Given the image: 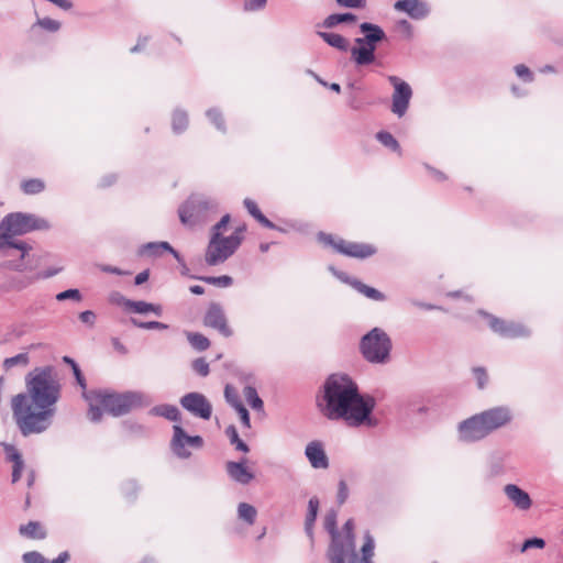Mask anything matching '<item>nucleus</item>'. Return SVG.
<instances>
[{
    "label": "nucleus",
    "instance_id": "obj_1",
    "mask_svg": "<svg viewBox=\"0 0 563 563\" xmlns=\"http://www.w3.org/2000/svg\"><path fill=\"white\" fill-rule=\"evenodd\" d=\"M59 396L60 386L51 367L35 369L26 376V391L15 395L11 401L22 435L42 433L51 426Z\"/></svg>",
    "mask_w": 563,
    "mask_h": 563
},
{
    "label": "nucleus",
    "instance_id": "obj_2",
    "mask_svg": "<svg viewBox=\"0 0 563 563\" xmlns=\"http://www.w3.org/2000/svg\"><path fill=\"white\" fill-rule=\"evenodd\" d=\"M317 406L328 419H342L351 427L377 424V420L372 417L375 398L361 394L357 384L346 374L328 376L317 397Z\"/></svg>",
    "mask_w": 563,
    "mask_h": 563
},
{
    "label": "nucleus",
    "instance_id": "obj_3",
    "mask_svg": "<svg viewBox=\"0 0 563 563\" xmlns=\"http://www.w3.org/2000/svg\"><path fill=\"white\" fill-rule=\"evenodd\" d=\"M230 222V216L225 214L213 227L212 236L206 250L205 260L210 266L227 261L241 245L245 227H239L230 236H222V230Z\"/></svg>",
    "mask_w": 563,
    "mask_h": 563
},
{
    "label": "nucleus",
    "instance_id": "obj_4",
    "mask_svg": "<svg viewBox=\"0 0 563 563\" xmlns=\"http://www.w3.org/2000/svg\"><path fill=\"white\" fill-rule=\"evenodd\" d=\"M98 391L100 396V406H102L107 412L114 417L124 416L133 409L146 407L152 402L151 398L141 391Z\"/></svg>",
    "mask_w": 563,
    "mask_h": 563
},
{
    "label": "nucleus",
    "instance_id": "obj_5",
    "mask_svg": "<svg viewBox=\"0 0 563 563\" xmlns=\"http://www.w3.org/2000/svg\"><path fill=\"white\" fill-rule=\"evenodd\" d=\"M319 240L324 245L331 246L335 252L349 257L364 260L377 252L373 244L347 241L332 234L321 233Z\"/></svg>",
    "mask_w": 563,
    "mask_h": 563
},
{
    "label": "nucleus",
    "instance_id": "obj_6",
    "mask_svg": "<svg viewBox=\"0 0 563 563\" xmlns=\"http://www.w3.org/2000/svg\"><path fill=\"white\" fill-rule=\"evenodd\" d=\"M48 227L47 221L44 219L24 213H11L0 223V231L7 232V234L13 238L34 230L48 229Z\"/></svg>",
    "mask_w": 563,
    "mask_h": 563
},
{
    "label": "nucleus",
    "instance_id": "obj_7",
    "mask_svg": "<svg viewBox=\"0 0 563 563\" xmlns=\"http://www.w3.org/2000/svg\"><path fill=\"white\" fill-rule=\"evenodd\" d=\"M388 81L394 87L391 112L401 118L408 110L412 98V89L408 82L397 76H388Z\"/></svg>",
    "mask_w": 563,
    "mask_h": 563
},
{
    "label": "nucleus",
    "instance_id": "obj_8",
    "mask_svg": "<svg viewBox=\"0 0 563 563\" xmlns=\"http://www.w3.org/2000/svg\"><path fill=\"white\" fill-rule=\"evenodd\" d=\"M336 518L338 514L335 510H330L327 512L324 517V529L331 536V542L327 551V558L330 563H342L339 559V552L342 551V548L351 550V543L349 541H344L341 543L340 532L336 528Z\"/></svg>",
    "mask_w": 563,
    "mask_h": 563
},
{
    "label": "nucleus",
    "instance_id": "obj_9",
    "mask_svg": "<svg viewBox=\"0 0 563 563\" xmlns=\"http://www.w3.org/2000/svg\"><path fill=\"white\" fill-rule=\"evenodd\" d=\"M173 431L174 434L170 441V448L176 456L180 459H188L191 453L186 449V446H191L195 449L202 448L203 439L200 435H188L178 424L173 427Z\"/></svg>",
    "mask_w": 563,
    "mask_h": 563
},
{
    "label": "nucleus",
    "instance_id": "obj_10",
    "mask_svg": "<svg viewBox=\"0 0 563 563\" xmlns=\"http://www.w3.org/2000/svg\"><path fill=\"white\" fill-rule=\"evenodd\" d=\"M180 405L195 417L209 420L212 415V406L205 395L200 393H188L180 398Z\"/></svg>",
    "mask_w": 563,
    "mask_h": 563
},
{
    "label": "nucleus",
    "instance_id": "obj_11",
    "mask_svg": "<svg viewBox=\"0 0 563 563\" xmlns=\"http://www.w3.org/2000/svg\"><path fill=\"white\" fill-rule=\"evenodd\" d=\"M457 431L464 442L479 441L489 434L479 413L460 422Z\"/></svg>",
    "mask_w": 563,
    "mask_h": 563
},
{
    "label": "nucleus",
    "instance_id": "obj_12",
    "mask_svg": "<svg viewBox=\"0 0 563 563\" xmlns=\"http://www.w3.org/2000/svg\"><path fill=\"white\" fill-rule=\"evenodd\" d=\"M487 323L495 333L503 338L515 339L526 336L529 334L528 328L520 322L507 321L487 314Z\"/></svg>",
    "mask_w": 563,
    "mask_h": 563
},
{
    "label": "nucleus",
    "instance_id": "obj_13",
    "mask_svg": "<svg viewBox=\"0 0 563 563\" xmlns=\"http://www.w3.org/2000/svg\"><path fill=\"white\" fill-rule=\"evenodd\" d=\"M391 347L389 336L379 328H374L361 341V352H390Z\"/></svg>",
    "mask_w": 563,
    "mask_h": 563
},
{
    "label": "nucleus",
    "instance_id": "obj_14",
    "mask_svg": "<svg viewBox=\"0 0 563 563\" xmlns=\"http://www.w3.org/2000/svg\"><path fill=\"white\" fill-rule=\"evenodd\" d=\"M488 433L507 426L512 420V413L508 407L490 408L479 413Z\"/></svg>",
    "mask_w": 563,
    "mask_h": 563
},
{
    "label": "nucleus",
    "instance_id": "obj_15",
    "mask_svg": "<svg viewBox=\"0 0 563 563\" xmlns=\"http://www.w3.org/2000/svg\"><path fill=\"white\" fill-rule=\"evenodd\" d=\"M208 206L206 201H202L196 197H190L179 208V219L185 225H195L199 222L201 214L207 210Z\"/></svg>",
    "mask_w": 563,
    "mask_h": 563
},
{
    "label": "nucleus",
    "instance_id": "obj_16",
    "mask_svg": "<svg viewBox=\"0 0 563 563\" xmlns=\"http://www.w3.org/2000/svg\"><path fill=\"white\" fill-rule=\"evenodd\" d=\"M341 543L349 541L351 543V550L342 548L339 552V559L342 563H358V555L355 550V536H354V521L349 519L340 532Z\"/></svg>",
    "mask_w": 563,
    "mask_h": 563
},
{
    "label": "nucleus",
    "instance_id": "obj_17",
    "mask_svg": "<svg viewBox=\"0 0 563 563\" xmlns=\"http://www.w3.org/2000/svg\"><path fill=\"white\" fill-rule=\"evenodd\" d=\"M203 322L207 327L217 329L225 336L231 334L227 318L222 308L218 303H211L206 312Z\"/></svg>",
    "mask_w": 563,
    "mask_h": 563
},
{
    "label": "nucleus",
    "instance_id": "obj_18",
    "mask_svg": "<svg viewBox=\"0 0 563 563\" xmlns=\"http://www.w3.org/2000/svg\"><path fill=\"white\" fill-rule=\"evenodd\" d=\"M305 455L313 468L325 470L329 467V459L322 442L317 440L309 442L306 445Z\"/></svg>",
    "mask_w": 563,
    "mask_h": 563
},
{
    "label": "nucleus",
    "instance_id": "obj_19",
    "mask_svg": "<svg viewBox=\"0 0 563 563\" xmlns=\"http://www.w3.org/2000/svg\"><path fill=\"white\" fill-rule=\"evenodd\" d=\"M504 493L520 510H528L532 505L529 494L515 484H507L504 487Z\"/></svg>",
    "mask_w": 563,
    "mask_h": 563
},
{
    "label": "nucleus",
    "instance_id": "obj_20",
    "mask_svg": "<svg viewBox=\"0 0 563 563\" xmlns=\"http://www.w3.org/2000/svg\"><path fill=\"white\" fill-rule=\"evenodd\" d=\"M225 468L229 476L239 484L246 485L254 478V474L245 466V460L241 462L229 461Z\"/></svg>",
    "mask_w": 563,
    "mask_h": 563
},
{
    "label": "nucleus",
    "instance_id": "obj_21",
    "mask_svg": "<svg viewBox=\"0 0 563 563\" xmlns=\"http://www.w3.org/2000/svg\"><path fill=\"white\" fill-rule=\"evenodd\" d=\"M395 9L408 13L413 19H422L428 13L426 4L420 0H398Z\"/></svg>",
    "mask_w": 563,
    "mask_h": 563
},
{
    "label": "nucleus",
    "instance_id": "obj_22",
    "mask_svg": "<svg viewBox=\"0 0 563 563\" xmlns=\"http://www.w3.org/2000/svg\"><path fill=\"white\" fill-rule=\"evenodd\" d=\"M82 398L88 402V418L92 422H99L102 418V410L100 408V396L98 390H89L82 393Z\"/></svg>",
    "mask_w": 563,
    "mask_h": 563
},
{
    "label": "nucleus",
    "instance_id": "obj_23",
    "mask_svg": "<svg viewBox=\"0 0 563 563\" xmlns=\"http://www.w3.org/2000/svg\"><path fill=\"white\" fill-rule=\"evenodd\" d=\"M360 29L361 32L364 34V37L356 38V43L369 42L377 44L378 42L385 38L384 31L376 24L364 22L360 25Z\"/></svg>",
    "mask_w": 563,
    "mask_h": 563
},
{
    "label": "nucleus",
    "instance_id": "obj_24",
    "mask_svg": "<svg viewBox=\"0 0 563 563\" xmlns=\"http://www.w3.org/2000/svg\"><path fill=\"white\" fill-rule=\"evenodd\" d=\"M70 555L67 551L60 552L53 561H47L44 555L37 551L25 552L22 555L23 563H67Z\"/></svg>",
    "mask_w": 563,
    "mask_h": 563
},
{
    "label": "nucleus",
    "instance_id": "obj_25",
    "mask_svg": "<svg viewBox=\"0 0 563 563\" xmlns=\"http://www.w3.org/2000/svg\"><path fill=\"white\" fill-rule=\"evenodd\" d=\"M338 276L342 280L347 282L353 288H355L358 292L363 294L364 296H366L369 299H373L376 301H382L385 299L384 294H382L380 291H378L377 289H375L371 286L363 284L360 280H356V279L349 280L346 277H343L342 275H338Z\"/></svg>",
    "mask_w": 563,
    "mask_h": 563
},
{
    "label": "nucleus",
    "instance_id": "obj_26",
    "mask_svg": "<svg viewBox=\"0 0 563 563\" xmlns=\"http://www.w3.org/2000/svg\"><path fill=\"white\" fill-rule=\"evenodd\" d=\"M148 413L151 416H155V417H163L169 421L177 422L180 420L179 409L174 405L164 404V405L154 406L148 411Z\"/></svg>",
    "mask_w": 563,
    "mask_h": 563
},
{
    "label": "nucleus",
    "instance_id": "obj_27",
    "mask_svg": "<svg viewBox=\"0 0 563 563\" xmlns=\"http://www.w3.org/2000/svg\"><path fill=\"white\" fill-rule=\"evenodd\" d=\"M125 308L135 313L153 312L155 316H162L163 309L159 305H154L145 301L126 300Z\"/></svg>",
    "mask_w": 563,
    "mask_h": 563
},
{
    "label": "nucleus",
    "instance_id": "obj_28",
    "mask_svg": "<svg viewBox=\"0 0 563 563\" xmlns=\"http://www.w3.org/2000/svg\"><path fill=\"white\" fill-rule=\"evenodd\" d=\"M19 532L29 539L42 540L46 537V531L38 521H29L26 525H21Z\"/></svg>",
    "mask_w": 563,
    "mask_h": 563
},
{
    "label": "nucleus",
    "instance_id": "obj_29",
    "mask_svg": "<svg viewBox=\"0 0 563 563\" xmlns=\"http://www.w3.org/2000/svg\"><path fill=\"white\" fill-rule=\"evenodd\" d=\"M375 49L376 46H368V49H364L361 46L353 47L351 53L354 62L357 65H367L374 62L375 59Z\"/></svg>",
    "mask_w": 563,
    "mask_h": 563
},
{
    "label": "nucleus",
    "instance_id": "obj_30",
    "mask_svg": "<svg viewBox=\"0 0 563 563\" xmlns=\"http://www.w3.org/2000/svg\"><path fill=\"white\" fill-rule=\"evenodd\" d=\"M8 249H16L20 250L21 258H23L29 251V247L23 242H14L12 238L7 234V232L0 231V252H4Z\"/></svg>",
    "mask_w": 563,
    "mask_h": 563
},
{
    "label": "nucleus",
    "instance_id": "obj_31",
    "mask_svg": "<svg viewBox=\"0 0 563 563\" xmlns=\"http://www.w3.org/2000/svg\"><path fill=\"white\" fill-rule=\"evenodd\" d=\"M244 206L249 213L253 218H255L262 225L269 229L274 228V224L261 212L257 203L254 200L246 198L244 200Z\"/></svg>",
    "mask_w": 563,
    "mask_h": 563
},
{
    "label": "nucleus",
    "instance_id": "obj_32",
    "mask_svg": "<svg viewBox=\"0 0 563 563\" xmlns=\"http://www.w3.org/2000/svg\"><path fill=\"white\" fill-rule=\"evenodd\" d=\"M189 125L188 114L183 110H176L172 114V129L175 133L180 134Z\"/></svg>",
    "mask_w": 563,
    "mask_h": 563
},
{
    "label": "nucleus",
    "instance_id": "obj_33",
    "mask_svg": "<svg viewBox=\"0 0 563 563\" xmlns=\"http://www.w3.org/2000/svg\"><path fill=\"white\" fill-rule=\"evenodd\" d=\"M45 187V181L41 178L24 179L21 183V189L25 195L41 194Z\"/></svg>",
    "mask_w": 563,
    "mask_h": 563
},
{
    "label": "nucleus",
    "instance_id": "obj_34",
    "mask_svg": "<svg viewBox=\"0 0 563 563\" xmlns=\"http://www.w3.org/2000/svg\"><path fill=\"white\" fill-rule=\"evenodd\" d=\"M318 34L324 42L338 49L346 51L349 47L346 38L340 34L328 32H319Z\"/></svg>",
    "mask_w": 563,
    "mask_h": 563
},
{
    "label": "nucleus",
    "instance_id": "obj_35",
    "mask_svg": "<svg viewBox=\"0 0 563 563\" xmlns=\"http://www.w3.org/2000/svg\"><path fill=\"white\" fill-rule=\"evenodd\" d=\"M243 393H244V397H245L246 401L254 410H263L264 402L260 398L255 387L245 386Z\"/></svg>",
    "mask_w": 563,
    "mask_h": 563
},
{
    "label": "nucleus",
    "instance_id": "obj_36",
    "mask_svg": "<svg viewBox=\"0 0 563 563\" xmlns=\"http://www.w3.org/2000/svg\"><path fill=\"white\" fill-rule=\"evenodd\" d=\"M225 434L230 439L231 444L235 445V449L241 452H249V445L242 441L239 437L238 430L233 424H230L225 429Z\"/></svg>",
    "mask_w": 563,
    "mask_h": 563
},
{
    "label": "nucleus",
    "instance_id": "obj_37",
    "mask_svg": "<svg viewBox=\"0 0 563 563\" xmlns=\"http://www.w3.org/2000/svg\"><path fill=\"white\" fill-rule=\"evenodd\" d=\"M374 548H375L374 539L372 538V536L369 533H366L365 542L361 549L362 559L358 558V563H374L372 561V559L374 556Z\"/></svg>",
    "mask_w": 563,
    "mask_h": 563
},
{
    "label": "nucleus",
    "instance_id": "obj_38",
    "mask_svg": "<svg viewBox=\"0 0 563 563\" xmlns=\"http://www.w3.org/2000/svg\"><path fill=\"white\" fill-rule=\"evenodd\" d=\"M238 512H239V518L244 520L249 525L254 523V521L256 519V515H257L255 507L250 504H246V503H241L239 505Z\"/></svg>",
    "mask_w": 563,
    "mask_h": 563
},
{
    "label": "nucleus",
    "instance_id": "obj_39",
    "mask_svg": "<svg viewBox=\"0 0 563 563\" xmlns=\"http://www.w3.org/2000/svg\"><path fill=\"white\" fill-rule=\"evenodd\" d=\"M355 20L356 16L352 13L331 14L324 20L323 25L325 27H333L340 23L354 22Z\"/></svg>",
    "mask_w": 563,
    "mask_h": 563
},
{
    "label": "nucleus",
    "instance_id": "obj_40",
    "mask_svg": "<svg viewBox=\"0 0 563 563\" xmlns=\"http://www.w3.org/2000/svg\"><path fill=\"white\" fill-rule=\"evenodd\" d=\"M64 362L69 364L71 366V369H73V373H74V376L76 378V382L77 384L80 386V388L82 389V393L84 391H88L87 390V382H86V378L84 376V374L81 373V369L80 367L78 366V364L73 360L70 358L69 356H64Z\"/></svg>",
    "mask_w": 563,
    "mask_h": 563
},
{
    "label": "nucleus",
    "instance_id": "obj_41",
    "mask_svg": "<svg viewBox=\"0 0 563 563\" xmlns=\"http://www.w3.org/2000/svg\"><path fill=\"white\" fill-rule=\"evenodd\" d=\"M376 139L386 147L393 150L394 152H400V145L398 141L386 131H380L376 134Z\"/></svg>",
    "mask_w": 563,
    "mask_h": 563
},
{
    "label": "nucleus",
    "instance_id": "obj_42",
    "mask_svg": "<svg viewBox=\"0 0 563 563\" xmlns=\"http://www.w3.org/2000/svg\"><path fill=\"white\" fill-rule=\"evenodd\" d=\"M187 339L196 350L205 351L210 346L209 340L201 333H188Z\"/></svg>",
    "mask_w": 563,
    "mask_h": 563
},
{
    "label": "nucleus",
    "instance_id": "obj_43",
    "mask_svg": "<svg viewBox=\"0 0 563 563\" xmlns=\"http://www.w3.org/2000/svg\"><path fill=\"white\" fill-rule=\"evenodd\" d=\"M199 279L207 284L218 286V287H230L233 284L232 277H230L228 275H222V276H218V277L203 276V277H200Z\"/></svg>",
    "mask_w": 563,
    "mask_h": 563
},
{
    "label": "nucleus",
    "instance_id": "obj_44",
    "mask_svg": "<svg viewBox=\"0 0 563 563\" xmlns=\"http://www.w3.org/2000/svg\"><path fill=\"white\" fill-rule=\"evenodd\" d=\"M29 363L27 354H15L12 357L5 358L3 362V367L8 371L14 366H26Z\"/></svg>",
    "mask_w": 563,
    "mask_h": 563
},
{
    "label": "nucleus",
    "instance_id": "obj_45",
    "mask_svg": "<svg viewBox=\"0 0 563 563\" xmlns=\"http://www.w3.org/2000/svg\"><path fill=\"white\" fill-rule=\"evenodd\" d=\"M319 510V499L318 497L313 496L309 499L308 503V512L306 515L305 522H308V525H314L317 515Z\"/></svg>",
    "mask_w": 563,
    "mask_h": 563
},
{
    "label": "nucleus",
    "instance_id": "obj_46",
    "mask_svg": "<svg viewBox=\"0 0 563 563\" xmlns=\"http://www.w3.org/2000/svg\"><path fill=\"white\" fill-rule=\"evenodd\" d=\"M224 398L227 402L234 409L243 404L236 390L230 385H227L224 388Z\"/></svg>",
    "mask_w": 563,
    "mask_h": 563
},
{
    "label": "nucleus",
    "instance_id": "obj_47",
    "mask_svg": "<svg viewBox=\"0 0 563 563\" xmlns=\"http://www.w3.org/2000/svg\"><path fill=\"white\" fill-rule=\"evenodd\" d=\"M192 369L200 376L205 377L209 374V364L203 357H198L191 363Z\"/></svg>",
    "mask_w": 563,
    "mask_h": 563
},
{
    "label": "nucleus",
    "instance_id": "obj_48",
    "mask_svg": "<svg viewBox=\"0 0 563 563\" xmlns=\"http://www.w3.org/2000/svg\"><path fill=\"white\" fill-rule=\"evenodd\" d=\"M545 547V541L542 538L533 537L526 539L525 542L521 545L520 551L526 552L529 549L536 548V549H543Z\"/></svg>",
    "mask_w": 563,
    "mask_h": 563
},
{
    "label": "nucleus",
    "instance_id": "obj_49",
    "mask_svg": "<svg viewBox=\"0 0 563 563\" xmlns=\"http://www.w3.org/2000/svg\"><path fill=\"white\" fill-rule=\"evenodd\" d=\"M137 490L139 486L135 481H126L122 486V492L124 496L130 500H133L135 498Z\"/></svg>",
    "mask_w": 563,
    "mask_h": 563
},
{
    "label": "nucleus",
    "instance_id": "obj_50",
    "mask_svg": "<svg viewBox=\"0 0 563 563\" xmlns=\"http://www.w3.org/2000/svg\"><path fill=\"white\" fill-rule=\"evenodd\" d=\"M473 373L476 378L478 388L483 389L486 386L487 380H488V376H487L485 368L484 367H474Z\"/></svg>",
    "mask_w": 563,
    "mask_h": 563
},
{
    "label": "nucleus",
    "instance_id": "obj_51",
    "mask_svg": "<svg viewBox=\"0 0 563 563\" xmlns=\"http://www.w3.org/2000/svg\"><path fill=\"white\" fill-rule=\"evenodd\" d=\"M349 497V488L346 485V482L344 479H341L338 484V495L336 500L339 505H343Z\"/></svg>",
    "mask_w": 563,
    "mask_h": 563
},
{
    "label": "nucleus",
    "instance_id": "obj_52",
    "mask_svg": "<svg viewBox=\"0 0 563 563\" xmlns=\"http://www.w3.org/2000/svg\"><path fill=\"white\" fill-rule=\"evenodd\" d=\"M146 249L152 252V254H156L158 250H165L173 253L176 257L178 256L177 252L167 243V242H161V243H150Z\"/></svg>",
    "mask_w": 563,
    "mask_h": 563
},
{
    "label": "nucleus",
    "instance_id": "obj_53",
    "mask_svg": "<svg viewBox=\"0 0 563 563\" xmlns=\"http://www.w3.org/2000/svg\"><path fill=\"white\" fill-rule=\"evenodd\" d=\"M365 360L372 364H386L390 361V354H363Z\"/></svg>",
    "mask_w": 563,
    "mask_h": 563
},
{
    "label": "nucleus",
    "instance_id": "obj_54",
    "mask_svg": "<svg viewBox=\"0 0 563 563\" xmlns=\"http://www.w3.org/2000/svg\"><path fill=\"white\" fill-rule=\"evenodd\" d=\"M37 25L49 32H56L60 26L59 22L52 20L49 18L40 19L37 21Z\"/></svg>",
    "mask_w": 563,
    "mask_h": 563
},
{
    "label": "nucleus",
    "instance_id": "obj_55",
    "mask_svg": "<svg viewBox=\"0 0 563 563\" xmlns=\"http://www.w3.org/2000/svg\"><path fill=\"white\" fill-rule=\"evenodd\" d=\"M235 410L240 416L242 424L245 428H250L251 427L250 413H249V410L245 408V406L242 404L241 406L235 408Z\"/></svg>",
    "mask_w": 563,
    "mask_h": 563
},
{
    "label": "nucleus",
    "instance_id": "obj_56",
    "mask_svg": "<svg viewBox=\"0 0 563 563\" xmlns=\"http://www.w3.org/2000/svg\"><path fill=\"white\" fill-rule=\"evenodd\" d=\"M133 324H135L139 328L143 329H166L167 325L164 323H161L158 321H151V322H137L135 319L132 320Z\"/></svg>",
    "mask_w": 563,
    "mask_h": 563
},
{
    "label": "nucleus",
    "instance_id": "obj_57",
    "mask_svg": "<svg viewBox=\"0 0 563 563\" xmlns=\"http://www.w3.org/2000/svg\"><path fill=\"white\" fill-rule=\"evenodd\" d=\"M340 5L345 8H364L366 0H335Z\"/></svg>",
    "mask_w": 563,
    "mask_h": 563
},
{
    "label": "nucleus",
    "instance_id": "obj_58",
    "mask_svg": "<svg viewBox=\"0 0 563 563\" xmlns=\"http://www.w3.org/2000/svg\"><path fill=\"white\" fill-rule=\"evenodd\" d=\"M515 70H516V74L519 77L523 78L525 80H528V81L532 80V74H531L530 69L527 66H525L522 64L521 65H517Z\"/></svg>",
    "mask_w": 563,
    "mask_h": 563
},
{
    "label": "nucleus",
    "instance_id": "obj_59",
    "mask_svg": "<svg viewBox=\"0 0 563 563\" xmlns=\"http://www.w3.org/2000/svg\"><path fill=\"white\" fill-rule=\"evenodd\" d=\"M5 451L8 459L12 461L13 464L16 462H23L21 454L14 449V446L8 445Z\"/></svg>",
    "mask_w": 563,
    "mask_h": 563
},
{
    "label": "nucleus",
    "instance_id": "obj_60",
    "mask_svg": "<svg viewBox=\"0 0 563 563\" xmlns=\"http://www.w3.org/2000/svg\"><path fill=\"white\" fill-rule=\"evenodd\" d=\"M24 467V462H16L12 468V483H16L21 478V474Z\"/></svg>",
    "mask_w": 563,
    "mask_h": 563
},
{
    "label": "nucleus",
    "instance_id": "obj_61",
    "mask_svg": "<svg viewBox=\"0 0 563 563\" xmlns=\"http://www.w3.org/2000/svg\"><path fill=\"white\" fill-rule=\"evenodd\" d=\"M56 298L58 300H64V299H68V298H74V299L78 300L80 298V294L77 289H69V290L58 294L56 296Z\"/></svg>",
    "mask_w": 563,
    "mask_h": 563
},
{
    "label": "nucleus",
    "instance_id": "obj_62",
    "mask_svg": "<svg viewBox=\"0 0 563 563\" xmlns=\"http://www.w3.org/2000/svg\"><path fill=\"white\" fill-rule=\"evenodd\" d=\"M266 3V0H247L245 2V10L254 11L261 9Z\"/></svg>",
    "mask_w": 563,
    "mask_h": 563
},
{
    "label": "nucleus",
    "instance_id": "obj_63",
    "mask_svg": "<svg viewBox=\"0 0 563 563\" xmlns=\"http://www.w3.org/2000/svg\"><path fill=\"white\" fill-rule=\"evenodd\" d=\"M148 271H143L135 276V285H142L148 279Z\"/></svg>",
    "mask_w": 563,
    "mask_h": 563
},
{
    "label": "nucleus",
    "instance_id": "obj_64",
    "mask_svg": "<svg viewBox=\"0 0 563 563\" xmlns=\"http://www.w3.org/2000/svg\"><path fill=\"white\" fill-rule=\"evenodd\" d=\"M428 169L430 170L431 175L439 181H444L448 179L446 175L440 170H437L434 168H431V167H428Z\"/></svg>",
    "mask_w": 563,
    "mask_h": 563
}]
</instances>
